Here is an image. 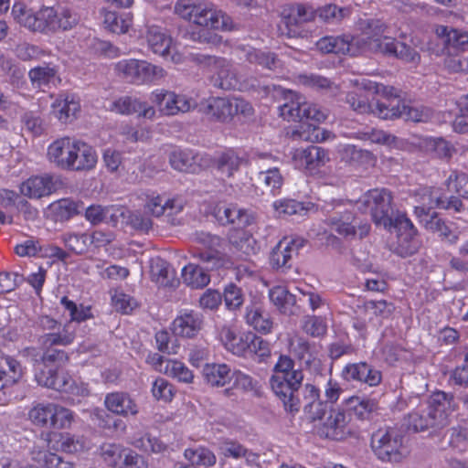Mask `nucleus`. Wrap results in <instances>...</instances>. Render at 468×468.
Listing matches in <instances>:
<instances>
[{
  "instance_id": "27",
  "label": "nucleus",
  "mask_w": 468,
  "mask_h": 468,
  "mask_svg": "<svg viewBox=\"0 0 468 468\" xmlns=\"http://www.w3.org/2000/svg\"><path fill=\"white\" fill-rule=\"evenodd\" d=\"M314 18L312 8L303 5H294L289 8L287 16L282 17V24L279 26V31L282 35L289 37H294L300 35L298 27Z\"/></svg>"
},
{
  "instance_id": "13",
  "label": "nucleus",
  "mask_w": 468,
  "mask_h": 468,
  "mask_svg": "<svg viewBox=\"0 0 468 468\" xmlns=\"http://www.w3.org/2000/svg\"><path fill=\"white\" fill-rule=\"evenodd\" d=\"M208 65L211 70V81L214 86L222 90H247L250 85L242 80L237 68L227 58H209Z\"/></svg>"
},
{
  "instance_id": "39",
  "label": "nucleus",
  "mask_w": 468,
  "mask_h": 468,
  "mask_svg": "<svg viewBox=\"0 0 468 468\" xmlns=\"http://www.w3.org/2000/svg\"><path fill=\"white\" fill-rule=\"evenodd\" d=\"M409 428L415 431H421L429 428H437L434 417L429 410L426 401H421L408 416Z\"/></svg>"
},
{
  "instance_id": "14",
  "label": "nucleus",
  "mask_w": 468,
  "mask_h": 468,
  "mask_svg": "<svg viewBox=\"0 0 468 468\" xmlns=\"http://www.w3.org/2000/svg\"><path fill=\"white\" fill-rule=\"evenodd\" d=\"M347 206L338 205L335 212L328 218V225L331 229L346 239H362L367 236L370 230V225L367 223L358 224L356 217L350 211Z\"/></svg>"
},
{
  "instance_id": "18",
  "label": "nucleus",
  "mask_w": 468,
  "mask_h": 468,
  "mask_svg": "<svg viewBox=\"0 0 468 468\" xmlns=\"http://www.w3.org/2000/svg\"><path fill=\"white\" fill-rule=\"evenodd\" d=\"M38 325L45 331L39 338V343L42 347L68 346L70 345L75 338L74 331L70 330V323L62 326L55 319L45 315L39 318Z\"/></svg>"
},
{
  "instance_id": "9",
  "label": "nucleus",
  "mask_w": 468,
  "mask_h": 468,
  "mask_svg": "<svg viewBox=\"0 0 468 468\" xmlns=\"http://www.w3.org/2000/svg\"><path fill=\"white\" fill-rule=\"evenodd\" d=\"M206 112L219 122H229L238 115L251 116L253 108L239 97H215L207 101Z\"/></svg>"
},
{
  "instance_id": "7",
  "label": "nucleus",
  "mask_w": 468,
  "mask_h": 468,
  "mask_svg": "<svg viewBox=\"0 0 468 468\" xmlns=\"http://www.w3.org/2000/svg\"><path fill=\"white\" fill-rule=\"evenodd\" d=\"M28 420L38 428H69L74 420L70 410L53 402H39L28 411Z\"/></svg>"
},
{
  "instance_id": "52",
  "label": "nucleus",
  "mask_w": 468,
  "mask_h": 468,
  "mask_svg": "<svg viewBox=\"0 0 468 468\" xmlns=\"http://www.w3.org/2000/svg\"><path fill=\"white\" fill-rule=\"evenodd\" d=\"M129 443L141 451L154 453L162 452L166 448L165 443L151 436L148 432L133 434L130 437Z\"/></svg>"
},
{
  "instance_id": "19",
  "label": "nucleus",
  "mask_w": 468,
  "mask_h": 468,
  "mask_svg": "<svg viewBox=\"0 0 468 468\" xmlns=\"http://www.w3.org/2000/svg\"><path fill=\"white\" fill-rule=\"evenodd\" d=\"M218 337L228 351L237 356H246L248 341L252 337V333L243 331L238 324L230 323L218 329Z\"/></svg>"
},
{
  "instance_id": "24",
  "label": "nucleus",
  "mask_w": 468,
  "mask_h": 468,
  "mask_svg": "<svg viewBox=\"0 0 468 468\" xmlns=\"http://www.w3.org/2000/svg\"><path fill=\"white\" fill-rule=\"evenodd\" d=\"M203 317L193 310L180 311L171 324V330L176 336L193 338L200 332Z\"/></svg>"
},
{
  "instance_id": "2",
  "label": "nucleus",
  "mask_w": 468,
  "mask_h": 468,
  "mask_svg": "<svg viewBox=\"0 0 468 468\" xmlns=\"http://www.w3.org/2000/svg\"><path fill=\"white\" fill-rule=\"evenodd\" d=\"M392 196L387 189H371L365 193L356 207L363 213H369L376 226L386 229H395L398 232L397 246L394 250L401 257L411 256L420 247L417 229L406 214L398 212L394 218L389 215Z\"/></svg>"
},
{
  "instance_id": "25",
  "label": "nucleus",
  "mask_w": 468,
  "mask_h": 468,
  "mask_svg": "<svg viewBox=\"0 0 468 468\" xmlns=\"http://www.w3.org/2000/svg\"><path fill=\"white\" fill-rule=\"evenodd\" d=\"M294 165L299 169L314 170L325 165L329 160V153L319 146H309L305 149H296L292 154Z\"/></svg>"
},
{
  "instance_id": "43",
  "label": "nucleus",
  "mask_w": 468,
  "mask_h": 468,
  "mask_svg": "<svg viewBox=\"0 0 468 468\" xmlns=\"http://www.w3.org/2000/svg\"><path fill=\"white\" fill-rule=\"evenodd\" d=\"M288 351L306 366H310L315 360L313 347L303 337L298 335L289 337Z\"/></svg>"
},
{
  "instance_id": "59",
  "label": "nucleus",
  "mask_w": 468,
  "mask_h": 468,
  "mask_svg": "<svg viewBox=\"0 0 468 468\" xmlns=\"http://www.w3.org/2000/svg\"><path fill=\"white\" fill-rule=\"evenodd\" d=\"M176 392V390L174 385L164 378L158 377L152 383L151 393L157 401L165 403L171 402Z\"/></svg>"
},
{
  "instance_id": "26",
  "label": "nucleus",
  "mask_w": 468,
  "mask_h": 468,
  "mask_svg": "<svg viewBox=\"0 0 468 468\" xmlns=\"http://www.w3.org/2000/svg\"><path fill=\"white\" fill-rule=\"evenodd\" d=\"M348 416L339 409H333L319 428L321 436L332 440H342L346 438L350 431L348 429Z\"/></svg>"
},
{
  "instance_id": "54",
  "label": "nucleus",
  "mask_w": 468,
  "mask_h": 468,
  "mask_svg": "<svg viewBox=\"0 0 468 468\" xmlns=\"http://www.w3.org/2000/svg\"><path fill=\"white\" fill-rule=\"evenodd\" d=\"M417 197L420 205L415 207V214L419 218L429 217L431 209L439 207V204L433 202L434 204L431 205L430 202L431 203L432 201H437V199H442L438 190L427 187L421 188L417 194Z\"/></svg>"
},
{
  "instance_id": "20",
  "label": "nucleus",
  "mask_w": 468,
  "mask_h": 468,
  "mask_svg": "<svg viewBox=\"0 0 468 468\" xmlns=\"http://www.w3.org/2000/svg\"><path fill=\"white\" fill-rule=\"evenodd\" d=\"M108 110L122 115L136 113L139 118L153 120L156 116L155 108L147 101L133 96H121L112 100Z\"/></svg>"
},
{
  "instance_id": "55",
  "label": "nucleus",
  "mask_w": 468,
  "mask_h": 468,
  "mask_svg": "<svg viewBox=\"0 0 468 468\" xmlns=\"http://www.w3.org/2000/svg\"><path fill=\"white\" fill-rule=\"evenodd\" d=\"M160 373L186 384H190L194 381L193 372L183 362L176 359L167 360L165 367L164 369H160Z\"/></svg>"
},
{
  "instance_id": "15",
  "label": "nucleus",
  "mask_w": 468,
  "mask_h": 468,
  "mask_svg": "<svg viewBox=\"0 0 468 468\" xmlns=\"http://www.w3.org/2000/svg\"><path fill=\"white\" fill-rule=\"evenodd\" d=\"M149 99L161 115H176L186 112L197 105L192 98L185 94H176L165 89H156L150 93Z\"/></svg>"
},
{
  "instance_id": "57",
  "label": "nucleus",
  "mask_w": 468,
  "mask_h": 468,
  "mask_svg": "<svg viewBox=\"0 0 468 468\" xmlns=\"http://www.w3.org/2000/svg\"><path fill=\"white\" fill-rule=\"evenodd\" d=\"M331 133L314 124L302 123L292 133V137L306 142H324L330 138Z\"/></svg>"
},
{
  "instance_id": "51",
  "label": "nucleus",
  "mask_w": 468,
  "mask_h": 468,
  "mask_svg": "<svg viewBox=\"0 0 468 468\" xmlns=\"http://www.w3.org/2000/svg\"><path fill=\"white\" fill-rule=\"evenodd\" d=\"M184 457L192 466L210 467L217 462L214 452L204 446L186 448L184 452Z\"/></svg>"
},
{
  "instance_id": "31",
  "label": "nucleus",
  "mask_w": 468,
  "mask_h": 468,
  "mask_svg": "<svg viewBox=\"0 0 468 468\" xmlns=\"http://www.w3.org/2000/svg\"><path fill=\"white\" fill-rule=\"evenodd\" d=\"M12 16L16 23L31 31H45L43 7L34 11L22 2H16L12 7Z\"/></svg>"
},
{
  "instance_id": "34",
  "label": "nucleus",
  "mask_w": 468,
  "mask_h": 468,
  "mask_svg": "<svg viewBox=\"0 0 468 468\" xmlns=\"http://www.w3.org/2000/svg\"><path fill=\"white\" fill-rule=\"evenodd\" d=\"M52 177L48 175L35 176L24 181L20 186V193L28 198H41L50 195L54 190Z\"/></svg>"
},
{
  "instance_id": "40",
  "label": "nucleus",
  "mask_w": 468,
  "mask_h": 468,
  "mask_svg": "<svg viewBox=\"0 0 468 468\" xmlns=\"http://www.w3.org/2000/svg\"><path fill=\"white\" fill-rule=\"evenodd\" d=\"M246 323L257 332L267 335L272 331L273 322L261 306L253 304L246 308Z\"/></svg>"
},
{
  "instance_id": "50",
  "label": "nucleus",
  "mask_w": 468,
  "mask_h": 468,
  "mask_svg": "<svg viewBox=\"0 0 468 468\" xmlns=\"http://www.w3.org/2000/svg\"><path fill=\"white\" fill-rule=\"evenodd\" d=\"M170 164L176 170L195 173L198 168L197 156L189 150H175L170 154Z\"/></svg>"
},
{
  "instance_id": "49",
  "label": "nucleus",
  "mask_w": 468,
  "mask_h": 468,
  "mask_svg": "<svg viewBox=\"0 0 468 468\" xmlns=\"http://www.w3.org/2000/svg\"><path fill=\"white\" fill-rule=\"evenodd\" d=\"M127 449L119 443H103L100 447V455L109 467L121 468Z\"/></svg>"
},
{
  "instance_id": "33",
  "label": "nucleus",
  "mask_w": 468,
  "mask_h": 468,
  "mask_svg": "<svg viewBox=\"0 0 468 468\" xmlns=\"http://www.w3.org/2000/svg\"><path fill=\"white\" fill-rule=\"evenodd\" d=\"M245 159L233 149H228L220 153L215 160V169L223 179L233 178L239 171Z\"/></svg>"
},
{
  "instance_id": "1",
  "label": "nucleus",
  "mask_w": 468,
  "mask_h": 468,
  "mask_svg": "<svg viewBox=\"0 0 468 468\" xmlns=\"http://www.w3.org/2000/svg\"><path fill=\"white\" fill-rule=\"evenodd\" d=\"M357 27L362 31L360 36L324 37L317 41V48L324 53L350 56L367 51L380 52L413 64L420 61V55L415 49L384 35L387 27L380 20L360 19Z\"/></svg>"
},
{
  "instance_id": "22",
  "label": "nucleus",
  "mask_w": 468,
  "mask_h": 468,
  "mask_svg": "<svg viewBox=\"0 0 468 468\" xmlns=\"http://www.w3.org/2000/svg\"><path fill=\"white\" fill-rule=\"evenodd\" d=\"M77 138L62 136L50 143L47 148V159L55 167L69 170Z\"/></svg>"
},
{
  "instance_id": "21",
  "label": "nucleus",
  "mask_w": 468,
  "mask_h": 468,
  "mask_svg": "<svg viewBox=\"0 0 468 468\" xmlns=\"http://www.w3.org/2000/svg\"><path fill=\"white\" fill-rule=\"evenodd\" d=\"M43 16L46 33L70 30L79 22L78 14L66 6H43Z\"/></svg>"
},
{
  "instance_id": "53",
  "label": "nucleus",
  "mask_w": 468,
  "mask_h": 468,
  "mask_svg": "<svg viewBox=\"0 0 468 468\" xmlns=\"http://www.w3.org/2000/svg\"><path fill=\"white\" fill-rule=\"evenodd\" d=\"M58 72L48 65L36 67L28 72L29 79L35 88L44 89L58 80Z\"/></svg>"
},
{
  "instance_id": "37",
  "label": "nucleus",
  "mask_w": 468,
  "mask_h": 468,
  "mask_svg": "<svg viewBox=\"0 0 468 468\" xmlns=\"http://www.w3.org/2000/svg\"><path fill=\"white\" fill-rule=\"evenodd\" d=\"M314 204L299 202L291 198L277 199L272 203L274 217L286 218L292 215L304 216L314 208Z\"/></svg>"
},
{
  "instance_id": "41",
  "label": "nucleus",
  "mask_w": 468,
  "mask_h": 468,
  "mask_svg": "<svg viewBox=\"0 0 468 468\" xmlns=\"http://www.w3.org/2000/svg\"><path fill=\"white\" fill-rule=\"evenodd\" d=\"M31 459L45 468H75V463L55 452L42 450L39 446H34L31 451Z\"/></svg>"
},
{
  "instance_id": "46",
  "label": "nucleus",
  "mask_w": 468,
  "mask_h": 468,
  "mask_svg": "<svg viewBox=\"0 0 468 468\" xmlns=\"http://www.w3.org/2000/svg\"><path fill=\"white\" fill-rule=\"evenodd\" d=\"M239 57L245 58L250 63L259 64L267 69H273L277 66L278 60L274 54L256 49L251 47H239Z\"/></svg>"
},
{
  "instance_id": "64",
  "label": "nucleus",
  "mask_w": 468,
  "mask_h": 468,
  "mask_svg": "<svg viewBox=\"0 0 468 468\" xmlns=\"http://www.w3.org/2000/svg\"><path fill=\"white\" fill-rule=\"evenodd\" d=\"M112 303L116 311L125 314L132 313L138 306L134 298L119 290H115L112 294Z\"/></svg>"
},
{
  "instance_id": "10",
  "label": "nucleus",
  "mask_w": 468,
  "mask_h": 468,
  "mask_svg": "<svg viewBox=\"0 0 468 468\" xmlns=\"http://www.w3.org/2000/svg\"><path fill=\"white\" fill-rule=\"evenodd\" d=\"M303 380V371L296 370L290 375H284L283 378L271 376L270 378L271 388L278 397L286 411L296 413L300 410V399L295 396Z\"/></svg>"
},
{
  "instance_id": "35",
  "label": "nucleus",
  "mask_w": 468,
  "mask_h": 468,
  "mask_svg": "<svg viewBox=\"0 0 468 468\" xmlns=\"http://www.w3.org/2000/svg\"><path fill=\"white\" fill-rule=\"evenodd\" d=\"M23 375L24 368L19 361L9 356H0V390L17 384Z\"/></svg>"
},
{
  "instance_id": "11",
  "label": "nucleus",
  "mask_w": 468,
  "mask_h": 468,
  "mask_svg": "<svg viewBox=\"0 0 468 468\" xmlns=\"http://www.w3.org/2000/svg\"><path fill=\"white\" fill-rule=\"evenodd\" d=\"M287 101L280 106V115L287 121L303 122L312 120L323 122L326 114L316 105L305 101V98L296 92L289 91Z\"/></svg>"
},
{
  "instance_id": "12",
  "label": "nucleus",
  "mask_w": 468,
  "mask_h": 468,
  "mask_svg": "<svg viewBox=\"0 0 468 468\" xmlns=\"http://www.w3.org/2000/svg\"><path fill=\"white\" fill-rule=\"evenodd\" d=\"M145 40L151 51L175 64L184 61V56L177 50L176 44L167 31L156 25L145 26Z\"/></svg>"
},
{
  "instance_id": "8",
  "label": "nucleus",
  "mask_w": 468,
  "mask_h": 468,
  "mask_svg": "<svg viewBox=\"0 0 468 468\" xmlns=\"http://www.w3.org/2000/svg\"><path fill=\"white\" fill-rule=\"evenodd\" d=\"M196 241L199 245L197 257L207 264V269L212 271L232 266L231 258L225 252L226 243L219 237L200 232L197 233Z\"/></svg>"
},
{
  "instance_id": "56",
  "label": "nucleus",
  "mask_w": 468,
  "mask_h": 468,
  "mask_svg": "<svg viewBox=\"0 0 468 468\" xmlns=\"http://www.w3.org/2000/svg\"><path fill=\"white\" fill-rule=\"evenodd\" d=\"M229 243L237 250L245 255L254 254L256 251V240L248 231L235 229L229 235Z\"/></svg>"
},
{
  "instance_id": "3",
  "label": "nucleus",
  "mask_w": 468,
  "mask_h": 468,
  "mask_svg": "<svg viewBox=\"0 0 468 468\" xmlns=\"http://www.w3.org/2000/svg\"><path fill=\"white\" fill-rule=\"evenodd\" d=\"M175 13L197 27L218 31H231L235 28L229 15L204 0H178L175 5Z\"/></svg>"
},
{
  "instance_id": "62",
  "label": "nucleus",
  "mask_w": 468,
  "mask_h": 468,
  "mask_svg": "<svg viewBox=\"0 0 468 468\" xmlns=\"http://www.w3.org/2000/svg\"><path fill=\"white\" fill-rule=\"evenodd\" d=\"M21 122L22 129L34 137L41 136L47 129L42 118L33 112H25Z\"/></svg>"
},
{
  "instance_id": "5",
  "label": "nucleus",
  "mask_w": 468,
  "mask_h": 468,
  "mask_svg": "<svg viewBox=\"0 0 468 468\" xmlns=\"http://www.w3.org/2000/svg\"><path fill=\"white\" fill-rule=\"evenodd\" d=\"M113 69L119 78L135 85L155 84L166 75L161 66L137 58L121 59L114 64Z\"/></svg>"
},
{
  "instance_id": "60",
  "label": "nucleus",
  "mask_w": 468,
  "mask_h": 468,
  "mask_svg": "<svg viewBox=\"0 0 468 468\" xmlns=\"http://www.w3.org/2000/svg\"><path fill=\"white\" fill-rule=\"evenodd\" d=\"M80 206L71 199H60L50 205V210L57 220H67L80 213Z\"/></svg>"
},
{
  "instance_id": "48",
  "label": "nucleus",
  "mask_w": 468,
  "mask_h": 468,
  "mask_svg": "<svg viewBox=\"0 0 468 468\" xmlns=\"http://www.w3.org/2000/svg\"><path fill=\"white\" fill-rule=\"evenodd\" d=\"M103 25L112 33L125 34L133 25V16L129 13L119 16L113 11H105Z\"/></svg>"
},
{
  "instance_id": "32",
  "label": "nucleus",
  "mask_w": 468,
  "mask_h": 468,
  "mask_svg": "<svg viewBox=\"0 0 468 468\" xmlns=\"http://www.w3.org/2000/svg\"><path fill=\"white\" fill-rule=\"evenodd\" d=\"M35 378L39 385L65 393L71 381L68 373L53 367L40 368L35 373Z\"/></svg>"
},
{
  "instance_id": "42",
  "label": "nucleus",
  "mask_w": 468,
  "mask_h": 468,
  "mask_svg": "<svg viewBox=\"0 0 468 468\" xmlns=\"http://www.w3.org/2000/svg\"><path fill=\"white\" fill-rule=\"evenodd\" d=\"M365 313L374 325H379L384 320L388 319L394 312V305L385 300L367 301L365 303Z\"/></svg>"
},
{
  "instance_id": "38",
  "label": "nucleus",
  "mask_w": 468,
  "mask_h": 468,
  "mask_svg": "<svg viewBox=\"0 0 468 468\" xmlns=\"http://www.w3.org/2000/svg\"><path fill=\"white\" fill-rule=\"evenodd\" d=\"M205 381L212 387H224L232 379V373L226 364H206L202 369Z\"/></svg>"
},
{
  "instance_id": "44",
  "label": "nucleus",
  "mask_w": 468,
  "mask_h": 468,
  "mask_svg": "<svg viewBox=\"0 0 468 468\" xmlns=\"http://www.w3.org/2000/svg\"><path fill=\"white\" fill-rule=\"evenodd\" d=\"M270 299L279 311L284 314H293L296 312L295 296L283 286H275L270 291Z\"/></svg>"
},
{
  "instance_id": "45",
  "label": "nucleus",
  "mask_w": 468,
  "mask_h": 468,
  "mask_svg": "<svg viewBox=\"0 0 468 468\" xmlns=\"http://www.w3.org/2000/svg\"><path fill=\"white\" fill-rule=\"evenodd\" d=\"M182 280L193 289H201L210 282L209 274L200 266L189 263L182 269Z\"/></svg>"
},
{
  "instance_id": "47",
  "label": "nucleus",
  "mask_w": 468,
  "mask_h": 468,
  "mask_svg": "<svg viewBox=\"0 0 468 468\" xmlns=\"http://www.w3.org/2000/svg\"><path fill=\"white\" fill-rule=\"evenodd\" d=\"M122 214V212L114 207H103L99 205H92L86 209L85 217L92 224L101 222L115 224L118 216Z\"/></svg>"
},
{
  "instance_id": "29",
  "label": "nucleus",
  "mask_w": 468,
  "mask_h": 468,
  "mask_svg": "<svg viewBox=\"0 0 468 468\" xmlns=\"http://www.w3.org/2000/svg\"><path fill=\"white\" fill-rule=\"evenodd\" d=\"M98 154L95 148L88 143L78 139L73 150L69 170L89 172L95 169Z\"/></svg>"
},
{
  "instance_id": "4",
  "label": "nucleus",
  "mask_w": 468,
  "mask_h": 468,
  "mask_svg": "<svg viewBox=\"0 0 468 468\" xmlns=\"http://www.w3.org/2000/svg\"><path fill=\"white\" fill-rule=\"evenodd\" d=\"M144 209L146 216L134 212L130 216V222L136 229L147 231L152 227L150 216L159 218L165 213L168 216L183 210L184 204L179 198H168L157 192L150 191L143 194Z\"/></svg>"
},
{
  "instance_id": "17",
  "label": "nucleus",
  "mask_w": 468,
  "mask_h": 468,
  "mask_svg": "<svg viewBox=\"0 0 468 468\" xmlns=\"http://www.w3.org/2000/svg\"><path fill=\"white\" fill-rule=\"evenodd\" d=\"M388 103L378 104V117L387 120L402 118L411 122H428L431 119V112L425 107H414L400 103L399 100L393 98L388 100Z\"/></svg>"
},
{
  "instance_id": "61",
  "label": "nucleus",
  "mask_w": 468,
  "mask_h": 468,
  "mask_svg": "<svg viewBox=\"0 0 468 468\" xmlns=\"http://www.w3.org/2000/svg\"><path fill=\"white\" fill-rule=\"evenodd\" d=\"M388 99H386L387 101H376L374 103H369L368 99L362 94H357L355 92L348 93L346 97L347 102L353 108L354 111L359 113H367L372 112L378 116V104L381 103H388Z\"/></svg>"
},
{
  "instance_id": "30",
  "label": "nucleus",
  "mask_w": 468,
  "mask_h": 468,
  "mask_svg": "<svg viewBox=\"0 0 468 468\" xmlns=\"http://www.w3.org/2000/svg\"><path fill=\"white\" fill-rule=\"evenodd\" d=\"M104 406L112 414L122 417L136 416L139 413L136 400L127 392L115 391L106 394Z\"/></svg>"
},
{
  "instance_id": "58",
  "label": "nucleus",
  "mask_w": 468,
  "mask_h": 468,
  "mask_svg": "<svg viewBox=\"0 0 468 468\" xmlns=\"http://www.w3.org/2000/svg\"><path fill=\"white\" fill-rule=\"evenodd\" d=\"M420 222L422 223L426 229L438 233L441 237L446 239L448 241L454 243L457 240V237L452 233L449 227L442 221L436 214L429 215V217H423L419 218Z\"/></svg>"
},
{
  "instance_id": "23",
  "label": "nucleus",
  "mask_w": 468,
  "mask_h": 468,
  "mask_svg": "<svg viewBox=\"0 0 468 468\" xmlns=\"http://www.w3.org/2000/svg\"><path fill=\"white\" fill-rule=\"evenodd\" d=\"M429 410L434 417L437 428H442L449 423V416L457 410L454 396L444 391L433 392L426 401Z\"/></svg>"
},
{
  "instance_id": "6",
  "label": "nucleus",
  "mask_w": 468,
  "mask_h": 468,
  "mask_svg": "<svg viewBox=\"0 0 468 468\" xmlns=\"http://www.w3.org/2000/svg\"><path fill=\"white\" fill-rule=\"evenodd\" d=\"M371 447L375 455L385 463H400L409 454L404 437L395 428L376 431L372 436Z\"/></svg>"
},
{
  "instance_id": "28",
  "label": "nucleus",
  "mask_w": 468,
  "mask_h": 468,
  "mask_svg": "<svg viewBox=\"0 0 468 468\" xmlns=\"http://www.w3.org/2000/svg\"><path fill=\"white\" fill-rule=\"evenodd\" d=\"M80 112V101L73 94H60L51 103V114L61 123H70Z\"/></svg>"
},
{
  "instance_id": "36",
  "label": "nucleus",
  "mask_w": 468,
  "mask_h": 468,
  "mask_svg": "<svg viewBox=\"0 0 468 468\" xmlns=\"http://www.w3.org/2000/svg\"><path fill=\"white\" fill-rule=\"evenodd\" d=\"M303 398V410L313 420H320L324 413V404L320 399V389L312 383H306L302 390Z\"/></svg>"
},
{
  "instance_id": "63",
  "label": "nucleus",
  "mask_w": 468,
  "mask_h": 468,
  "mask_svg": "<svg viewBox=\"0 0 468 468\" xmlns=\"http://www.w3.org/2000/svg\"><path fill=\"white\" fill-rule=\"evenodd\" d=\"M61 304L66 310L69 312L70 324L71 322H83L92 317L91 309L90 306H84L82 304L77 305L71 300L67 297H62L60 301Z\"/></svg>"
},
{
  "instance_id": "16",
  "label": "nucleus",
  "mask_w": 468,
  "mask_h": 468,
  "mask_svg": "<svg viewBox=\"0 0 468 468\" xmlns=\"http://www.w3.org/2000/svg\"><path fill=\"white\" fill-rule=\"evenodd\" d=\"M45 441L49 449L73 456L84 454L93 446L87 436L70 432H49L46 434Z\"/></svg>"
}]
</instances>
